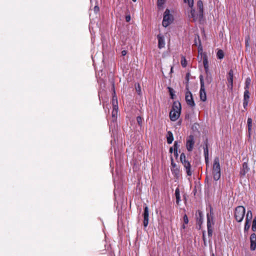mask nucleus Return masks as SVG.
<instances>
[{
	"label": "nucleus",
	"mask_w": 256,
	"mask_h": 256,
	"mask_svg": "<svg viewBox=\"0 0 256 256\" xmlns=\"http://www.w3.org/2000/svg\"><path fill=\"white\" fill-rule=\"evenodd\" d=\"M248 132H249V134L250 135V132L252 130V126H248Z\"/></svg>",
	"instance_id": "45"
},
{
	"label": "nucleus",
	"mask_w": 256,
	"mask_h": 256,
	"mask_svg": "<svg viewBox=\"0 0 256 256\" xmlns=\"http://www.w3.org/2000/svg\"><path fill=\"white\" fill-rule=\"evenodd\" d=\"M207 226L208 228H212V226L214 224L212 217L209 215L207 214Z\"/></svg>",
	"instance_id": "20"
},
{
	"label": "nucleus",
	"mask_w": 256,
	"mask_h": 256,
	"mask_svg": "<svg viewBox=\"0 0 256 256\" xmlns=\"http://www.w3.org/2000/svg\"><path fill=\"white\" fill-rule=\"evenodd\" d=\"M212 174L215 180H218L220 179V167L218 161H215L213 164Z\"/></svg>",
	"instance_id": "4"
},
{
	"label": "nucleus",
	"mask_w": 256,
	"mask_h": 256,
	"mask_svg": "<svg viewBox=\"0 0 256 256\" xmlns=\"http://www.w3.org/2000/svg\"><path fill=\"white\" fill-rule=\"evenodd\" d=\"M233 78H234V72L232 69L230 70L228 76L227 77V80L228 82V87L230 90H232L233 88Z\"/></svg>",
	"instance_id": "8"
},
{
	"label": "nucleus",
	"mask_w": 256,
	"mask_h": 256,
	"mask_svg": "<svg viewBox=\"0 0 256 256\" xmlns=\"http://www.w3.org/2000/svg\"><path fill=\"white\" fill-rule=\"evenodd\" d=\"M181 64L184 68L186 67L187 66V61L186 58L184 56H182Z\"/></svg>",
	"instance_id": "27"
},
{
	"label": "nucleus",
	"mask_w": 256,
	"mask_h": 256,
	"mask_svg": "<svg viewBox=\"0 0 256 256\" xmlns=\"http://www.w3.org/2000/svg\"><path fill=\"white\" fill-rule=\"evenodd\" d=\"M166 138H167V142L168 144H172V141L174 140V136H173L172 133L170 131L168 132Z\"/></svg>",
	"instance_id": "19"
},
{
	"label": "nucleus",
	"mask_w": 256,
	"mask_h": 256,
	"mask_svg": "<svg viewBox=\"0 0 256 256\" xmlns=\"http://www.w3.org/2000/svg\"><path fill=\"white\" fill-rule=\"evenodd\" d=\"M203 238H204V244L205 246H206V242L205 241V238H204V235L203 236Z\"/></svg>",
	"instance_id": "47"
},
{
	"label": "nucleus",
	"mask_w": 256,
	"mask_h": 256,
	"mask_svg": "<svg viewBox=\"0 0 256 256\" xmlns=\"http://www.w3.org/2000/svg\"><path fill=\"white\" fill-rule=\"evenodd\" d=\"M133 2H136V0H132Z\"/></svg>",
	"instance_id": "50"
},
{
	"label": "nucleus",
	"mask_w": 256,
	"mask_h": 256,
	"mask_svg": "<svg viewBox=\"0 0 256 256\" xmlns=\"http://www.w3.org/2000/svg\"><path fill=\"white\" fill-rule=\"evenodd\" d=\"M251 82V80L250 78H247L245 82L244 90H248L249 86Z\"/></svg>",
	"instance_id": "25"
},
{
	"label": "nucleus",
	"mask_w": 256,
	"mask_h": 256,
	"mask_svg": "<svg viewBox=\"0 0 256 256\" xmlns=\"http://www.w3.org/2000/svg\"><path fill=\"white\" fill-rule=\"evenodd\" d=\"M183 159H185V155L184 153H182L180 155V160H182Z\"/></svg>",
	"instance_id": "43"
},
{
	"label": "nucleus",
	"mask_w": 256,
	"mask_h": 256,
	"mask_svg": "<svg viewBox=\"0 0 256 256\" xmlns=\"http://www.w3.org/2000/svg\"><path fill=\"white\" fill-rule=\"evenodd\" d=\"M194 144V136L190 134L186 138V147L188 152H192Z\"/></svg>",
	"instance_id": "7"
},
{
	"label": "nucleus",
	"mask_w": 256,
	"mask_h": 256,
	"mask_svg": "<svg viewBox=\"0 0 256 256\" xmlns=\"http://www.w3.org/2000/svg\"><path fill=\"white\" fill-rule=\"evenodd\" d=\"M136 121L139 126H142V118L141 116H137Z\"/></svg>",
	"instance_id": "31"
},
{
	"label": "nucleus",
	"mask_w": 256,
	"mask_h": 256,
	"mask_svg": "<svg viewBox=\"0 0 256 256\" xmlns=\"http://www.w3.org/2000/svg\"><path fill=\"white\" fill-rule=\"evenodd\" d=\"M206 164H208V160H206Z\"/></svg>",
	"instance_id": "51"
},
{
	"label": "nucleus",
	"mask_w": 256,
	"mask_h": 256,
	"mask_svg": "<svg viewBox=\"0 0 256 256\" xmlns=\"http://www.w3.org/2000/svg\"><path fill=\"white\" fill-rule=\"evenodd\" d=\"M194 12H195L194 10L192 9L191 12H190L191 16H192V17L194 19V17H195Z\"/></svg>",
	"instance_id": "42"
},
{
	"label": "nucleus",
	"mask_w": 256,
	"mask_h": 256,
	"mask_svg": "<svg viewBox=\"0 0 256 256\" xmlns=\"http://www.w3.org/2000/svg\"><path fill=\"white\" fill-rule=\"evenodd\" d=\"M208 236H212V228H208Z\"/></svg>",
	"instance_id": "38"
},
{
	"label": "nucleus",
	"mask_w": 256,
	"mask_h": 256,
	"mask_svg": "<svg viewBox=\"0 0 256 256\" xmlns=\"http://www.w3.org/2000/svg\"><path fill=\"white\" fill-rule=\"evenodd\" d=\"M186 104L191 107H194L195 106V103L193 99L192 95V92L189 90L188 86H186Z\"/></svg>",
	"instance_id": "6"
},
{
	"label": "nucleus",
	"mask_w": 256,
	"mask_h": 256,
	"mask_svg": "<svg viewBox=\"0 0 256 256\" xmlns=\"http://www.w3.org/2000/svg\"><path fill=\"white\" fill-rule=\"evenodd\" d=\"M250 250H254L256 248V234H252L250 236Z\"/></svg>",
	"instance_id": "15"
},
{
	"label": "nucleus",
	"mask_w": 256,
	"mask_h": 256,
	"mask_svg": "<svg viewBox=\"0 0 256 256\" xmlns=\"http://www.w3.org/2000/svg\"><path fill=\"white\" fill-rule=\"evenodd\" d=\"M190 74L187 73L186 75V78L187 79V80H188V77H189Z\"/></svg>",
	"instance_id": "46"
},
{
	"label": "nucleus",
	"mask_w": 256,
	"mask_h": 256,
	"mask_svg": "<svg viewBox=\"0 0 256 256\" xmlns=\"http://www.w3.org/2000/svg\"><path fill=\"white\" fill-rule=\"evenodd\" d=\"M184 2L188 3V6L192 8L194 4L193 0H184Z\"/></svg>",
	"instance_id": "29"
},
{
	"label": "nucleus",
	"mask_w": 256,
	"mask_h": 256,
	"mask_svg": "<svg viewBox=\"0 0 256 256\" xmlns=\"http://www.w3.org/2000/svg\"><path fill=\"white\" fill-rule=\"evenodd\" d=\"M164 2V0H158V6H162Z\"/></svg>",
	"instance_id": "37"
},
{
	"label": "nucleus",
	"mask_w": 256,
	"mask_h": 256,
	"mask_svg": "<svg viewBox=\"0 0 256 256\" xmlns=\"http://www.w3.org/2000/svg\"><path fill=\"white\" fill-rule=\"evenodd\" d=\"M171 160H173V158H172H172H171Z\"/></svg>",
	"instance_id": "52"
},
{
	"label": "nucleus",
	"mask_w": 256,
	"mask_h": 256,
	"mask_svg": "<svg viewBox=\"0 0 256 256\" xmlns=\"http://www.w3.org/2000/svg\"><path fill=\"white\" fill-rule=\"evenodd\" d=\"M112 89H113L112 98V106L114 108H118V98L116 96V92H115L114 84H112Z\"/></svg>",
	"instance_id": "13"
},
{
	"label": "nucleus",
	"mask_w": 256,
	"mask_h": 256,
	"mask_svg": "<svg viewBox=\"0 0 256 256\" xmlns=\"http://www.w3.org/2000/svg\"><path fill=\"white\" fill-rule=\"evenodd\" d=\"M184 168H185L186 172L188 176H191L192 171L191 168V165L189 161H181Z\"/></svg>",
	"instance_id": "11"
},
{
	"label": "nucleus",
	"mask_w": 256,
	"mask_h": 256,
	"mask_svg": "<svg viewBox=\"0 0 256 256\" xmlns=\"http://www.w3.org/2000/svg\"><path fill=\"white\" fill-rule=\"evenodd\" d=\"M175 195H176V202L177 204H178L180 201V190L178 188H177L176 190Z\"/></svg>",
	"instance_id": "22"
},
{
	"label": "nucleus",
	"mask_w": 256,
	"mask_h": 256,
	"mask_svg": "<svg viewBox=\"0 0 256 256\" xmlns=\"http://www.w3.org/2000/svg\"><path fill=\"white\" fill-rule=\"evenodd\" d=\"M157 38L158 40V48L160 49L164 48L165 46V41L164 36L159 34L157 36Z\"/></svg>",
	"instance_id": "14"
},
{
	"label": "nucleus",
	"mask_w": 256,
	"mask_h": 256,
	"mask_svg": "<svg viewBox=\"0 0 256 256\" xmlns=\"http://www.w3.org/2000/svg\"><path fill=\"white\" fill-rule=\"evenodd\" d=\"M200 99L202 102H205L206 100V92L204 88V81L203 76L201 75L200 76Z\"/></svg>",
	"instance_id": "5"
},
{
	"label": "nucleus",
	"mask_w": 256,
	"mask_h": 256,
	"mask_svg": "<svg viewBox=\"0 0 256 256\" xmlns=\"http://www.w3.org/2000/svg\"><path fill=\"white\" fill-rule=\"evenodd\" d=\"M179 146H180L178 144V142L175 141L173 147H171L170 148V152L172 154V152H174V157L176 160L178 159V148Z\"/></svg>",
	"instance_id": "9"
},
{
	"label": "nucleus",
	"mask_w": 256,
	"mask_h": 256,
	"mask_svg": "<svg viewBox=\"0 0 256 256\" xmlns=\"http://www.w3.org/2000/svg\"><path fill=\"white\" fill-rule=\"evenodd\" d=\"M250 94L249 90H244L243 100V106L246 110H247V107L250 100Z\"/></svg>",
	"instance_id": "10"
},
{
	"label": "nucleus",
	"mask_w": 256,
	"mask_h": 256,
	"mask_svg": "<svg viewBox=\"0 0 256 256\" xmlns=\"http://www.w3.org/2000/svg\"><path fill=\"white\" fill-rule=\"evenodd\" d=\"M252 118H248V126H252Z\"/></svg>",
	"instance_id": "35"
},
{
	"label": "nucleus",
	"mask_w": 256,
	"mask_h": 256,
	"mask_svg": "<svg viewBox=\"0 0 256 256\" xmlns=\"http://www.w3.org/2000/svg\"><path fill=\"white\" fill-rule=\"evenodd\" d=\"M197 8L198 10L199 15L200 17H202L204 12L203 2L202 0H199L196 4Z\"/></svg>",
	"instance_id": "16"
},
{
	"label": "nucleus",
	"mask_w": 256,
	"mask_h": 256,
	"mask_svg": "<svg viewBox=\"0 0 256 256\" xmlns=\"http://www.w3.org/2000/svg\"><path fill=\"white\" fill-rule=\"evenodd\" d=\"M100 10V8H99V7L97 6H96L94 7V11L96 13H97Z\"/></svg>",
	"instance_id": "41"
},
{
	"label": "nucleus",
	"mask_w": 256,
	"mask_h": 256,
	"mask_svg": "<svg viewBox=\"0 0 256 256\" xmlns=\"http://www.w3.org/2000/svg\"><path fill=\"white\" fill-rule=\"evenodd\" d=\"M172 171L173 174L176 176H178L179 174V168L180 166L174 162L172 161Z\"/></svg>",
	"instance_id": "12"
},
{
	"label": "nucleus",
	"mask_w": 256,
	"mask_h": 256,
	"mask_svg": "<svg viewBox=\"0 0 256 256\" xmlns=\"http://www.w3.org/2000/svg\"><path fill=\"white\" fill-rule=\"evenodd\" d=\"M148 224V218H144V226L146 227Z\"/></svg>",
	"instance_id": "36"
},
{
	"label": "nucleus",
	"mask_w": 256,
	"mask_h": 256,
	"mask_svg": "<svg viewBox=\"0 0 256 256\" xmlns=\"http://www.w3.org/2000/svg\"><path fill=\"white\" fill-rule=\"evenodd\" d=\"M204 152L205 158V160H208V144L207 140L205 142V146L204 147Z\"/></svg>",
	"instance_id": "18"
},
{
	"label": "nucleus",
	"mask_w": 256,
	"mask_h": 256,
	"mask_svg": "<svg viewBox=\"0 0 256 256\" xmlns=\"http://www.w3.org/2000/svg\"><path fill=\"white\" fill-rule=\"evenodd\" d=\"M172 69H173V68H172H172H171V72H172Z\"/></svg>",
	"instance_id": "49"
},
{
	"label": "nucleus",
	"mask_w": 256,
	"mask_h": 256,
	"mask_svg": "<svg viewBox=\"0 0 256 256\" xmlns=\"http://www.w3.org/2000/svg\"><path fill=\"white\" fill-rule=\"evenodd\" d=\"M249 170L248 168V164L246 162H244L242 165V169L241 172L242 174L244 175Z\"/></svg>",
	"instance_id": "21"
},
{
	"label": "nucleus",
	"mask_w": 256,
	"mask_h": 256,
	"mask_svg": "<svg viewBox=\"0 0 256 256\" xmlns=\"http://www.w3.org/2000/svg\"><path fill=\"white\" fill-rule=\"evenodd\" d=\"M131 17L130 14L126 15V22H129L130 20Z\"/></svg>",
	"instance_id": "40"
},
{
	"label": "nucleus",
	"mask_w": 256,
	"mask_h": 256,
	"mask_svg": "<svg viewBox=\"0 0 256 256\" xmlns=\"http://www.w3.org/2000/svg\"><path fill=\"white\" fill-rule=\"evenodd\" d=\"M184 224H188V218L186 216V214H184L183 218Z\"/></svg>",
	"instance_id": "33"
},
{
	"label": "nucleus",
	"mask_w": 256,
	"mask_h": 256,
	"mask_svg": "<svg viewBox=\"0 0 256 256\" xmlns=\"http://www.w3.org/2000/svg\"><path fill=\"white\" fill-rule=\"evenodd\" d=\"M252 218V214L251 210H248L246 214V221L250 222Z\"/></svg>",
	"instance_id": "23"
},
{
	"label": "nucleus",
	"mask_w": 256,
	"mask_h": 256,
	"mask_svg": "<svg viewBox=\"0 0 256 256\" xmlns=\"http://www.w3.org/2000/svg\"><path fill=\"white\" fill-rule=\"evenodd\" d=\"M212 256H214V254H212Z\"/></svg>",
	"instance_id": "53"
},
{
	"label": "nucleus",
	"mask_w": 256,
	"mask_h": 256,
	"mask_svg": "<svg viewBox=\"0 0 256 256\" xmlns=\"http://www.w3.org/2000/svg\"><path fill=\"white\" fill-rule=\"evenodd\" d=\"M181 112V104L180 102H174L172 109L170 112V118L172 121H176L180 117Z\"/></svg>",
	"instance_id": "1"
},
{
	"label": "nucleus",
	"mask_w": 256,
	"mask_h": 256,
	"mask_svg": "<svg viewBox=\"0 0 256 256\" xmlns=\"http://www.w3.org/2000/svg\"><path fill=\"white\" fill-rule=\"evenodd\" d=\"M168 89H169V92H170V98H171L172 99H174V90L172 88H168Z\"/></svg>",
	"instance_id": "34"
},
{
	"label": "nucleus",
	"mask_w": 256,
	"mask_h": 256,
	"mask_svg": "<svg viewBox=\"0 0 256 256\" xmlns=\"http://www.w3.org/2000/svg\"><path fill=\"white\" fill-rule=\"evenodd\" d=\"M203 64L205 72L206 74H208L209 70V66L208 61L206 56H203Z\"/></svg>",
	"instance_id": "17"
},
{
	"label": "nucleus",
	"mask_w": 256,
	"mask_h": 256,
	"mask_svg": "<svg viewBox=\"0 0 256 256\" xmlns=\"http://www.w3.org/2000/svg\"><path fill=\"white\" fill-rule=\"evenodd\" d=\"M127 52L126 50H124L122 52V55L124 56L126 54Z\"/></svg>",
	"instance_id": "44"
},
{
	"label": "nucleus",
	"mask_w": 256,
	"mask_h": 256,
	"mask_svg": "<svg viewBox=\"0 0 256 256\" xmlns=\"http://www.w3.org/2000/svg\"><path fill=\"white\" fill-rule=\"evenodd\" d=\"M186 224H182V226H181V228H180L181 232H182L184 231V230L186 229Z\"/></svg>",
	"instance_id": "39"
},
{
	"label": "nucleus",
	"mask_w": 256,
	"mask_h": 256,
	"mask_svg": "<svg viewBox=\"0 0 256 256\" xmlns=\"http://www.w3.org/2000/svg\"><path fill=\"white\" fill-rule=\"evenodd\" d=\"M174 20L173 16L170 14V11L168 9H166L164 14L162 24L164 27L168 26Z\"/></svg>",
	"instance_id": "3"
},
{
	"label": "nucleus",
	"mask_w": 256,
	"mask_h": 256,
	"mask_svg": "<svg viewBox=\"0 0 256 256\" xmlns=\"http://www.w3.org/2000/svg\"><path fill=\"white\" fill-rule=\"evenodd\" d=\"M144 218H148L149 217V212H148V206H146L144 209Z\"/></svg>",
	"instance_id": "26"
},
{
	"label": "nucleus",
	"mask_w": 256,
	"mask_h": 256,
	"mask_svg": "<svg viewBox=\"0 0 256 256\" xmlns=\"http://www.w3.org/2000/svg\"><path fill=\"white\" fill-rule=\"evenodd\" d=\"M250 228V222L246 221L244 230H248Z\"/></svg>",
	"instance_id": "32"
},
{
	"label": "nucleus",
	"mask_w": 256,
	"mask_h": 256,
	"mask_svg": "<svg viewBox=\"0 0 256 256\" xmlns=\"http://www.w3.org/2000/svg\"><path fill=\"white\" fill-rule=\"evenodd\" d=\"M217 58L218 59H222L224 57V52L222 50H219L216 54Z\"/></svg>",
	"instance_id": "24"
},
{
	"label": "nucleus",
	"mask_w": 256,
	"mask_h": 256,
	"mask_svg": "<svg viewBox=\"0 0 256 256\" xmlns=\"http://www.w3.org/2000/svg\"><path fill=\"white\" fill-rule=\"evenodd\" d=\"M252 229L254 232L256 231V217L252 220Z\"/></svg>",
	"instance_id": "28"
},
{
	"label": "nucleus",
	"mask_w": 256,
	"mask_h": 256,
	"mask_svg": "<svg viewBox=\"0 0 256 256\" xmlns=\"http://www.w3.org/2000/svg\"><path fill=\"white\" fill-rule=\"evenodd\" d=\"M118 108H113V110L112 112V115L113 118H116L118 114Z\"/></svg>",
	"instance_id": "30"
},
{
	"label": "nucleus",
	"mask_w": 256,
	"mask_h": 256,
	"mask_svg": "<svg viewBox=\"0 0 256 256\" xmlns=\"http://www.w3.org/2000/svg\"><path fill=\"white\" fill-rule=\"evenodd\" d=\"M199 214H200V216H201L202 212H199Z\"/></svg>",
	"instance_id": "48"
},
{
	"label": "nucleus",
	"mask_w": 256,
	"mask_h": 256,
	"mask_svg": "<svg viewBox=\"0 0 256 256\" xmlns=\"http://www.w3.org/2000/svg\"><path fill=\"white\" fill-rule=\"evenodd\" d=\"M246 212L245 208L243 206H237L234 212V216L238 222H241L244 219Z\"/></svg>",
	"instance_id": "2"
}]
</instances>
